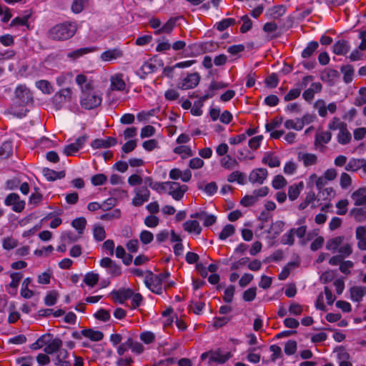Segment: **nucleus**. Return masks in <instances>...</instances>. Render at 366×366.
<instances>
[{
	"instance_id": "15",
	"label": "nucleus",
	"mask_w": 366,
	"mask_h": 366,
	"mask_svg": "<svg viewBox=\"0 0 366 366\" xmlns=\"http://www.w3.org/2000/svg\"><path fill=\"white\" fill-rule=\"evenodd\" d=\"M117 144V140L114 137H107V139H96L91 146L94 149L108 148Z\"/></svg>"
},
{
	"instance_id": "6",
	"label": "nucleus",
	"mask_w": 366,
	"mask_h": 366,
	"mask_svg": "<svg viewBox=\"0 0 366 366\" xmlns=\"http://www.w3.org/2000/svg\"><path fill=\"white\" fill-rule=\"evenodd\" d=\"M232 356V355L230 352L222 354L219 348L216 350H212L211 357L207 362V366H214V364H224L229 360Z\"/></svg>"
},
{
	"instance_id": "29",
	"label": "nucleus",
	"mask_w": 366,
	"mask_h": 366,
	"mask_svg": "<svg viewBox=\"0 0 366 366\" xmlns=\"http://www.w3.org/2000/svg\"><path fill=\"white\" fill-rule=\"evenodd\" d=\"M49 337H52V335L50 333L42 335L36 340L35 342L31 345L30 348L33 350L42 348L44 346H46V344L49 342L48 339Z\"/></svg>"
},
{
	"instance_id": "31",
	"label": "nucleus",
	"mask_w": 366,
	"mask_h": 366,
	"mask_svg": "<svg viewBox=\"0 0 366 366\" xmlns=\"http://www.w3.org/2000/svg\"><path fill=\"white\" fill-rule=\"evenodd\" d=\"M319 47L317 41H312L308 43L307 47L302 51L301 56L304 59L310 58Z\"/></svg>"
},
{
	"instance_id": "23",
	"label": "nucleus",
	"mask_w": 366,
	"mask_h": 366,
	"mask_svg": "<svg viewBox=\"0 0 366 366\" xmlns=\"http://www.w3.org/2000/svg\"><path fill=\"white\" fill-rule=\"evenodd\" d=\"M42 172L48 181H54L58 179L64 178L66 174L64 171L56 172L46 167L43 169Z\"/></svg>"
},
{
	"instance_id": "18",
	"label": "nucleus",
	"mask_w": 366,
	"mask_h": 366,
	"mask_svg": "<svg viewBox=\"0 0 366 366\" xmlns=\"http://www.w3.org/2000/svg\"><path fill=\"white\" fill-rule=\"evenodd\" d=\"M68 357L69 352L65 349L61 348L54 359V364L59 366H71V361L66 360Z\"/></svg>"
},
{
	"instance_id": "48",
	"label": "nucleus",
	"mask_w": 366,
	"mask_h": 366,
	"mask_svg": "<svg viewBox=\"0 0 366 366\" xmlns=\"http://www.w3.org/2000/svg\"><path fill=\"white\" fill-rule=\"evenodd\" d=\"M331 137L332 134L330 132H323L320 134H317L315 137V144L317 146L322 142L327 144L330 141Z\"/></svg>"
},
{
	"instance_id": "11",
	"label": "nucleus",
	"mask_w": 366,
	"mask_h": 366,
	"mask_svg": "<svg viewBox=\"0 0 366 366\" xmlns=\"http://www.w3.org/2000/svg\"><path fill=\"white\" fill-rule=\"evenodd\" d=\"M48 340L49 342L46 344L44 352L47 355H51L55 352L57 354L62 347V340L59 337L52 338V337H49Z\"/></svg>"
},
{
	"instance_id": "54",
	"label": "nucleus",
	"mask_w": 366,
	"mask_h": 366,
	"mask_svg": "<svg viewBox=\"0 0 366 366\" xmlns=\"http://www.w3.org/2000/svg\"><path fill=\"white\" fill-rule=\"evenodd\" d=\"M236 23L235 19L232 18L224 19L221 21L217 24V29L222 31L227 29L229 26L233 25Z\"/></svg>"
},
{
	"instance_id": "43",
	"label": "nucleus",
	"mask_w": 366,
	"mask_h": 366,
	"mask_svg": "<svg viewBox=\"0 0 366 366\" xmlns=\"http://www.w3.org/2000/svg\"><path fill=\"white\" fill-rule=\"evenodd\" d=\"M99 281V274L94 272H88L85 274L84 282L89 287H94Z\"/></svg>"
},
{
	"instance_id": "19",
	"label": "nucleus",
	"mask_w": 366,
	"mask_h": 366,
	"mask_svg": "<svg viewBox=\"0 0 366 366\" xmlns=\"http://www.w3.org/2000/svg\"><path fill=\"white\" fill-rule=\"evenodd\" d=\"M350 298L352 301L359 302L366 293L364 286H353L350 289Z\"/></svg>"
},
{
	"instance_id": "52",
	"label": "nucleus",
	"mask_w": 366,
	"mask_h": 366,
	"mask_svg": "<svg viewBox=\"0 0 366 366\" xmlns=\"http://www.w3.org/2000/svg\"><path fill=\"white\" fill-rule=\"evenodd\" d=\"M156 69V66L152 64V63L144 62L143 65L140 68V71L142 74H139L141 79H144L145 75L151 74Z\"/></svg>"
},
{
	"instance_id": "28",
	"label": "nucleus",
	"mask_w": 366,
	"mask_h": 366,
	"mask_svg": "<svg viewBox=\"0 0 366 366\" xmlns=\"http://www.w3.org/2000/svg\"><path fill=\"white\" fill-rule=\"evenodd\" d=\"M298 158L302 160L304 166L305 167L314 165L317 162V157L315 154L300 153Z\"/></svg>"
},
{
	"instance_id": "60",
	"label": "nucleus",
	"mask_w": 366,
	"mask_h": 366,
	"mask_svg": "<svg viewBox=\"0 0 366 366\" xmlns=\"http://www.w3.org/2000/svg\"><path fill=\"white\" fill-rule=\"evenodd\" d=\"M294 234H295V228H292L289 231V232H287V234H285L283 236V237L281 240L282 244H288L290 246L292 245L295 242Z\"/></svg>"
},
{
	"instance_id": "46",
	"label": "nucleus",
	"mask_w": 366,
	"mask_h": 366,
	"mask_svg": "<svg viewBox=\"0 0 366 366\" xmlns=\"http://www.w3.org/2000/svg\"><path fill=\"white\" fill-rule=\"evenodd\" d=\"M94 51V48L93 47H84L80 48L75 51H73L67 54V56L69 58L76 59L84 54H86L89 52Z\"/></svg>"
},
{
	"instance_id": "58",
	"label": "nucleus",
	"mask_w": 366,
	"mask_h": 366,
	"mask_svg": "<svg viewBox=\"0 0 366 366\" xmlns=\"http://www.w3.org/2000/svg\"><path fill=\"white\" fill-rule=\"evenodd\" d=\"M94 317L98 320L103 322H107L110 320L111 315L109 313V311L106 310L104 309H100L94 315Z\"/></svg>"
},
{
	"instance_id": "63",
	"label": "nucleus",
	"mask_w": 366,
	"mask_h": 366,
	"mask_svg": "<svg viewBox=\"0 0 366 366\" xmlns=\"http://www.w3.org/2000/svg\"><path fill=\"white\" fill-rule=\"evenodd\" d=\"M107 180V177L104 174H95L91 179L92 184L94 186L103 185Z\"/></svg>"
},
{
	"instance_id": "53",
	"label": "nucleus",
	"mask_w": 366,
	"mask_h": 366,
	"mask_svg": "<svg viewBox=\"0 0 366 366\" xmlns=\"http://www.w3.org/2000/svg\"><path fill=\"white\" fill-rule=\"evenodd\" d=\"M256 295H257V287H252L247 289V290H245L243 292L242 299L245 302H252L255 299Z\"/></svg>"
},
{
	"instance_id": "36",
	"label": "nucleus",
	"mask_w": 366,
	"mask_h": 366,
	"mask_svg": "<svg viewBox=\"0 0 366 366\" xmlns=\"http://www.w3.org/2000/svg\"><path fill=\"white\" fill-rule=\"evenodd\" d=\"M188 189V187L187 185H179L177 189L172 192H169V194L172 197L173 199H174L177 201H179L182 199L184 193Z\"/></svg>"
},
{
	"instance_id": "45",
	"label": "nucleus",
	"mask_w": 366,
	"mask_h": 366,
	"mask_svg": "<svg viewBox=\"0 0 366 366\" xmlns=\"http://www.w3.org/2000/svg\"><path fill=\"white\" fill-rule=\"evenodd\" d=\"M174 152L178 154H181L183 159L191 157L193 154L190 147L184 145L175 147L174 149Z\"/></svg>"
},
{
	"instance_id": "47",
	"label": "nucleus",
	"mask_w": 366,
	"mask_h": 366,
	"mask_svg": "<svg viewBox=\"0 0 366 366\" xmlns=\"http://www.w3.org/2000/svg\"><path fill=\"white\" fill-rule=\"evenodd\" d=\"M350 214L352 215L358 222L364 221L366 217V212L362 208H353L350 210Z\"/></svg>"
},
{
	"instance_id": "30",
	"label": "nucleus",
	"mask_w": 366,
	"mask_h": 366,
	"mask_svg": "<svg viewBox=\"0 0 366 366\" xmlns=\"http://www.w3.org/2000/svg\"><path fill=\"white\" fill-rule=\"evenodd\" d=\"M262 162L264 164H268L269 167H277L280 165V161L278 157L272 156V154L270 152H267L264 154Z\"/></svg>"
},
{
	"instance_id": "7",
	"label": "nucleus",
	"mask_w": 366,
	"mask_h": 366,
	"mask_svg": "<svg viewBox=\"0 0 366 366\" xmlns=\"http://www.w3.org/2000/svg\"><path fill=\"white\" fill-rule=\"evenodd\" d=\"M199 80L200 76L197 72L191 73L178 84V88L182 90L193 89L198 85Z\"/></svg>"
},
{
	"instance_id": "2",
	"label": "nucleus",
	"mask_w": 366,
	"mask_h": 366,
	"mask_svg": "<svg viewBox=\"0 0 366 366\" xmlns=\"http://www.w3.org/2000/svg\"><path fill=\"white\" fill-rule=\"evenodd\" d=\"M102 103V97L91 88L87 84L82 87V96L81 97V105L86 109H92L99 107Z\"/></svg>"
},
{
	"instance_id": "12",
	"label": "nucleus",
	"mask_w": 366,
	"mask_h": 366,
	"mask_svg": "<svg viewBox=\"0 0 366 366\" xmlns=\"http://www.w3.org/2000/svg\"><path fill=\"white\" fill-rule=\"evenodd\" d=\"M16 97L24 104L33 102V97L30 90L24 85H19L15 91Z\"/></svg>"
},
{
	"instance_id": "34",
	"label": "nucleus",
	"mask_w": 366,
	"mask_h": 366,
	"mask_svg": "<svg viewBox=\"0 0 366 366\" xmlns=\"http://www.w3.org/2000/svg\"><path fill=\"white\" fill-rule=\"evenodd\" d=\"M227 181L229 182H234L237 181L239 184H244L246 182L245 175L241 172L234 171L228 176Z\"/></svg>"
},
{
	"instance_id": "64",
	"label": "nucleus",
	"mask_w": 366,
	"mask_h": 366,
	"mask_svg": "<svg viewBox=\"0 0 366 366\" xmlns=\"http://www.w3.org/2000/svg\"><path fill=\"white\" fill-rule=\"evenodd\" d=\"M234 292L235 287L234 285H229V287H227L224 290L223 300L227 303L231 302L233 300Z\"/></svg>"
},
{
	"instance_id": "33",
	"label": "nucleus",
	"mask_w": 366,
	"mask_h": 366,
	"mask_svg": "<svg viewBox=\"0 0 366 366\" xmlns=\"http://www.w3.org/2000/svg\"><path fill=\"white\" fill-rule=\"evenodd\" d=\"M363 162L364 159H351L345 166V169L347 171L356 172L358 169H362V167H363Z\"/></svg>"
},
{
	"instance_id": "57",
	"label": "nucleus",
	"mask_w": 366,
	"mask_h": 366,
	"mask_svg": "<svg viewBox=\"0 0 366 366\" xmlns=\"http://www.w3.org/2000/svg\"><path fill=\"white\" fill-rule=\"evenodd\" d=\"M179 17H172L170 18L167 23H165L163 26L162 27V31H163L164 33L169 34L173 30L174 27L175 26L176 22Z\"/></svg>"
},
{
	"instance_id": "16",
	"label": "nucleus",
	"mask_w": 366,
	"mask_h": 366,
	"mask_svg": "<svg viewBox=\"0 0 366 366\" xmlns=\"http://www.w3.org/2000/svg\"><path fill=\"white\" fill-rule=\"evenodd\" d=\"M214 43L212 41L202 44H194L189 46V48L192 51V52H195L196 54L201 52L206 53L212 51Z\"/></svg>"
},
{
	"instance_id": "38",
	"label": "nucleus",
	"mask_w": 366,
	"mask_h": 366,
	"mask_svg": "<svg viewBox=\"0 0 366 366\" xmlns=\"http://www.w3.org/2000/svg\"><path fill=\"white\" fill-rule=\"evenodd\" d=\"M299 187L300 188H302L303 183L300 182L298 185L293 184V185H291L290 187H289L288 197L291 201L295 200L299 197V195L300 194V189Z\"/></svg>"
},
{
	"instance_id": "17",
	"label": "nucleus",
	"mask_w": 366,
	"mask_h": 366,
	"mask_svg": "<svg viewBox=\"0 0 366 366\" xmlns=\"http://www.w3.org/2000/svg\"><path fill=\"white\" fill-rule=\"evenodd\" d=\"M287 11V7L285 5H277L269 8L266 15L270 19H277L282 16Z\"/></svg>"
},
{
	"instance_id": "8",
	"label": "nucleus",
	"mask_w": 366,
	"mask_h": 366,
	"mask_svg": "<svg viewBox=\"0 0 366 366\" xmlns=\"http://www.w3.org/2000/svg\"><path fill=\"white\" fill-rule=\"evenodd\" d=\"M150 192L147 187H142L135 189V197L132 199V204L135 207H139L144 202L149 199Z\"/></svg>"
},
{
	"instance_id": "61",
	"label": "nucleus",
	"mask_w": 366,
	"mask_h": 366,
	"mask_svg": "<svg viewBox=\"0 0 366 366\" xmlns=\"http://www.w3.org/2000/svg\"><path fill=\"white\" fill-rule=\"evenodd\" d=\"M139 239L144 244H148L152 242L154 239L153 234L147 230H143L139 235Z\"/></svg>"
},
{
	"instance_id": "27",
	"label": "nucleus",
	"mask_w": 366,
	"mask_h": 366,
	"mask_svg": "<svg viewBox=\"0 0 366 366\" xmlns=\"http://www.w3.org/2000/svg\"><path fill=\"white\" fill-rule=\"evenodd\" d=\"M340 71L343 74V81L345 83L349 84L352 81L355 70L351 64L342 66Z\"/></svg>"
},
{
	"instance_id": "32",
	"label": "nucleus",
	"mask_w": 366,
	"mask_h": 366,
	"mask_svg": "<svg viewBox=\"0 0 366 366\" xmlns=\"http://www.w3.org/2000/svg\"><path fill=\"white\" fill-rule=\"evenodd\" d=\"M31 282V278L26 277L24 280L21 285V295L25 299H29L34 295L32 290L29 289V285Z\"/></svg>"
},
{
	"instance_id": "14",
	"label": "nucleus",
	"mask_w": 366,
	"mask_h": 366,
	"mask_svg": "<svg viewBox=\"0 0 366 366\" xmlns=\"http://www.w3.org/2000/svg\"><path fill=\"white\" fill-rule=\"evenodd\" d=\"M124 55L123 51L119 48H115L112 49H108L104 51L101 54L102 60L104 61H110L112 60H116L117 59L122 58Z\"/></svg>"
},
{
	"instance_id": "5",
	"label": "nucleus",
	"mask_w": 366,
	"mask_h": 366,
	"mask_svg": "<svg viewBox=\"0 0 366 366\" xmlns=\"http://www.w3.org/2000/svg\"><path fill=\"white\" fill-rule=\"evenodd\" d=\"M6 206H12V210L16 212H21L25 207V202L21 200L19 194L16 193L9 194L4 200Z\"/></svg>"
},
{
	"instance_id": "26",
	"label": "nucleus",
	"mask_w": 366,
	"mask_h": 366,
	"mask_svg": "<svg viewBox=\"0 0 366 366\" xmlns=\"http://www.w3.org/2000/svg\"><path fill=\"white\" fill-rule=\"evenodd\" d=\"M126 86L125 82L122 79V74H116L111 78L112 90L123 91Z\"/></svg>"
},
{
	"instance_id": "13",
	"label": "nucleus",
	"mask_w": 366,
	"mask_h": 366,
	"mask_svg": "<svg viewBox=\"0 0 366 366\" xmlns=\"http://www.w3.org/2000/svg\"><path fill=\"white\" fill-rule=\"evenodd\" d=\"M340 76L339 72L332 69H325L320 74V79L322 81L327 82L329 85L332 86L335 84V80Z\"/></svg>"
},
{
	"instance_id": "10",
	"label": "nucleus",
	"mask_w": 366,
	"mask_h": 366,
	"mask_svg": "<svg viewBox=\"0 0 366 366\" xmlns=\"http://www.w3.org/2000/svg\"><path fill=\"white\" fill-rule=\"evenodd\" d=\"M115 302L123 304L125 300L130 299L133 295V290L130 288H120L111 292Z\"/></svg>"
},
{
	"instance_id": "56",
	"label": "nucleus",
	"mask_w": 366,
	"mask_h": 366,
	"mask_svg": "<svg viewBox=\"0 0 366 366\" xmlns=\"http://www.w3.org/2000/svg\"><path fill=\"white\" fill-rule=\"evenodd\" d=\"M284 351L287 355H292L297 351V342L295 340H288L284 348Z\"/></svg>"
},
{
	"instance_id": "62",
	"label": "nucleus",
	"mask_w": 366,
	"mask_h": 366,
	"mask_svg": "<svg viewBox=\"0 0 366 366\" xmlns=\"http://www.w3.org/2000/svg\"><path fill=\"white\" fill-rule=\"evenodd\" d=\"M301 94L300 88L292 89L289 91V92L284 97V100L285 102H290L300 97Z\"/></svg>"
},
{
	"instance_id": "39",
	"label": "nucleus",
	"mask_w": 366,
	"mask_h": 366,
	"mask_svg": "<svg viewBox=\"0 0 366 366\" xmlns=\"http://www.w3.org/2000/svg\"><path fill=\"white\" fill-rule=\"evenodd\" d=\"M86 224V220L84 217H78L71 222V226L75 228L79 234L84 232Z\"/></svg>"
},
{
	"instance_id": "37",
	"label": "nucleus",
	"mask_w": 366,
	"mask_h": 366,
	"mask_svg": "<svg viewBox=\"0 0 366 366\" xmlns=\"http://www.w3.org/2000/svg\"><path fill=\"white\" fill-rule=\"evenodd\" d=\"M12 154V143L11 142H4L0 147V157L8 158Z\"/></svg>"
},
{
	"instance_id": "24",
	"label": "nucleus",
	"mask_w": 366,
	"mask_h": 366,
	"mask_svg": "<svg viewBox=\"0 0 366 366\" xmlns=\"http://www.w3.org/2000/svg\"><path fill=\"white\" fill-rule=\"evenodd\" d=\"M184 229L189 233H195L200 234L202 232V227L199 223L197 220H188L183 224Z\"/></svg>"
},
{
	"instance_id": "35",
	"label": "nucleus",
	"mask_w": 366,
	"mask_h": 366,
	"mask_svg": "<svg viewBox=\"0 0 366 366\" xmlns=\"http://www.w3.org/2000/svg\"><path fill=\"white\" fill-rule=\"evenodd\" d=\"M220 164L224 169H232L238 164V162L230 155H227L220 160Z\"/></svg>"
},
{
	"instance_id": "44",
	"label": "nucleus",
	"mask_w": 366,
	"mask_h": 366,
	"mask_svg": "<svg viewBox=\"0 0 366 366\" xmlns=\"http://www.w3.org/2000/svg\"><path fill=\"white\" fill-rule=\"evenodd\" d=\"M284 225L285 222L283 221H277L271 224L267 232L271 233V232L273 231L274 237H276L282 232Z\"/></svg>"
},
{
	"instance_id": "3",
	"label": "nucleus",
	"mask_w": 366,
	"mask_h": 366,
	"mask_svg": "<svg viewBox=\"0 0 366 366\" xmlns=\"http://www.w3.org/2000/svg\"><path fill=\"white\" fill-rule=\"evenodd\" d=\"M150 277H146L144 283L146 286L154 293L161 295L162 293V282L170 277V272L168 270L157 275H153L152 272H149Z\"/></svg>"
},
{
	"instance_id": "4",
	"label": "nucleus",
	"mask_w": 366,
	"mask_h": 366,
	"mask_svg": "<svg viewBox=\"0 0 366 366\" xmlns=\"http://www.w3.org/2000/svg\"><path fill=\"white\" fill-rule=\"evenodd\" d=\"M71 90L70 88L60 89L53 97L52 102L56 109H60L66 102L71 101Z\"/></svg>"
},
{
	"instance_id": "42",
	"label": "nucleus",
	"mask_w": 366,
	"mask_h": 366,
	"mask_svg": "<svg viewBox=\"0 0 366 366\" xmlns=\"http://www.w3.org/2000/svg\"><path fill=\"white\" fill-rule=\"evenodd\" d=\"M343 239L344 237L342 236L336 237L335 238L329 239L327 242L326 249L335 252L342 242Z\"/></svg>"
},
{
	"instance_id": "40",
	"label": "nucleus",
	"mask_w": 366,
	"mask_h": 366,
	"mask_svg": "<svg viewBox=\"0 0 366 366\" xmlns=\"http://www.w3.org/2000/svg\"><path fill=\"white\" fill-rule=\"evenodd\" d=\"M197 188L199 190H204L207 194L210 196L215 194L218 189L217 185L214 182H212L206 184L205 187H203L202 183H199L197 184Z\"/></svg>"
},
{
	"instance_id": "9",
	"label": "nucleus",
	"mask_w": 366,
	"mask_h": 366,
	"mask_svg": "<svg viewBox=\"0 0 366 366\" xmlns=\"http://www.w3.org/2000/svg\"><path fill=\"white\" fill-rule=\"evenodd\" d=\"M268 172L265 168H257L253 169L249 175V181L252 184H262L267 179Z\"/></svg>"
},
{
	"instance_id": "20",
	"label": "nucleus",
	"mask_w": 366,
	"mask_h": 366,
	"mask_svg": "<svg viewBox=\"0 0 366 366\" xmlns=\"http://www.w3.org/2000/svg\"><path fill=\"white\" fill-rule=\"evenodd\" d=\"M333 52L337 55L346 54L350 49L348 42L345 40H338L333 44Z\"/></svg>"
},
{
	"instance_id": "59",
	"label": "nucleus",
	"mask_w": 366,
	"mask_h": 366,
	"mask_svg": "<svg viewBox=\"0 0 366 366\" xmlns=\"http://www.w3.org/2000/svg\"><path fill=\"white\" fill-rule=\"evenodd\" d=\"M241 20L243 21V24L240 27V32L244 34L252 29V22L247 15L242 16Z\"/></svg>"
},
{
	"instance_id": "25",
	"label": "nucleus",
	"mask_w": 366,
	"mask_h": 366,
	"mask_svg": "<svg viewBox=\"0 0 366 366\" xmlns=\"http://www.w3.org/2000/svg\"><path fill=\"white\" fill-rule=\"evenodd\" d=\"M81 335L85 337L89 338L92 341H100L104 337L102 332L99 330H94L93 329H85L81 330Z\"/></svg>"
},
{
	"instance_id": "22",
	"label": "nucleus",
	"mask_w": 366,
	"mask_h": 366,
	"mask_svg": "<svg viewBox=\"0 0 366 366\" xmlns=\"http://www.w3.org/2000/svg\"><path fill=\"white\" fill-rule=\"evenodd\" d=\"M351 140V134L347 130V124H341L337 134V142L341 144H347Z\"/></svg>"
},
{
	"instance_id": "55",
	"label": "nucleus",
	"mask_w": 366,
	"mask_h": 366,
	"mask_svg": "<svg viewBox=\"0 0 366 366\" xmlns=\"http://www.w3.org/2000/svg\"><path fill=\"white\" fill-rule=\"evenodd\" d=\"M58 292L56 291L49 292L44 298V303L47 306H53L56 304L58 298Z\"/></svg>"
},
{
	"instance_id": "21",
	"label": "nucleus",
	"mask_w": 366,
	"mask_h": 366,
	"mask_svg": "<svg viewBox=\"0 0 366 366\" xmlns=\"http://www.w3.org/2000/svg\"><path fill=\"white\" fill-rule=\"evenodd\" d=\"M366 189L360 188L352 194V199L355 202V205L361 206L366 204Z\"/></svg>"
},
{
	"instance_id": "41",
	"label": "nucleus",
	"mask_w": 366,
	"mask_h": 366,
	"mask_svg": "<svg viewBox=\"0 0 366 366\" xmlns=\"http://www.w3.org/2000/svg\"><path fill=\"white\" fill-rule=\"evenodd\" d=\"M36 86L44 94H50L53 92V88L47 80H39L36 82Z\"/></svg>"
},
{
	"instance_id": "1",
	"label": "nucleus",
	"mask_w": 366,
	"mask_h": 366,
	"mask_svg": "<svg viewBox=\"0 0 366 366\" xmlns=\"http://www.w3.org/2000/svg\"><path fill=\"white\" fill-rule=\"evenodd\" d=\"M76 31L74 24L64 22L58 24L47 31V37L55 41H64L71 38Z\"/></svg>"
},
{
	"instance_id": "49",
	"label": "nucleus",
	"mask_w": 366,
	"mask_h": 366,
	"mask_svg": "<svg viewBox=\"0 0 366 366\" xmlns=\"http://www.w3.org/2000/svg\"><path fill=\"white\" fill-rule=\"evenodd\" d=\"M235 231V228L232 224H227L219 234V238L222 240L226 239L232 236Z\"/></svg>"
},
{
	"instance_id": "51",
	"label": "nucleus",
	"mask_w": 366,
	"mask_h": 366,
	"mask_svg": "<svg viewBox=\"0 0 366 366\" xmlns=\"http://www.w3.org/2000/svg\"><path fill=\"white\" fill-rule=\"evenodd\" d=\"M94 238L99 242L104 240L106 237V232L102 226L95 225L94 227Z\"/></svg>"
},
{
	"instance_id": "50",
	"label": "nucleus",
	"mask_w": 366,
	"mask_h": 366,
	"mask_svg": "<svg viewBox=\"0 0 366 366\" xmlns=\"http://www.w3.org/2000/svg\"><path fill=\"white\" fill-rule=\"evenodd\" d=\"M287 180L280 174L276 175L272 182V185L275 189H280L287 185Z\"/></svg>"
}]
</instances>
